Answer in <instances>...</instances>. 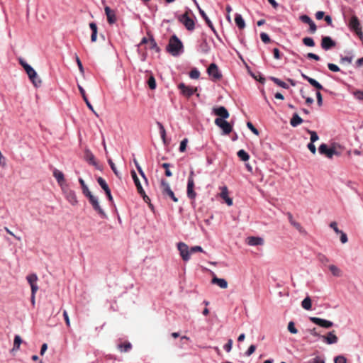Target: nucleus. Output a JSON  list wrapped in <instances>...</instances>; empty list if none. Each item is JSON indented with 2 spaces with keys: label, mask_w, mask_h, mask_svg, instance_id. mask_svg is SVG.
I'll return each instance as SVG.
<instances>
[{
  "label": "nucleus",
  "mask_w": 363,
  "mask_h": 363,
  "mask_svg": "<svg viewBox=\"0 0 363 363\" xmlns=\"http://www.w3.org/2000/svg\"><path fill=\"white\" fill-rule=\"evenodd\" d=\"M77 86H78V89H79V92H80V94H82V98H83L84 101H85V103H86V104L87 107H88V108L91 111H93V112L96 114V112L94 111V108H93L92 105L91 104V103H90V102H89V101L88 100V98H87V96H86V93H85V90H84V88H83L81 85H79V84H78V85H77Z\"/></svg>",
  "instance_id": "obj_26"
},
{
  "label": "nucleus",
  "mask_w": 363,
  "mask_h": 363,
  "mask_svg": "<svg viewBox=\"0 0 363 363\" xmlns=\"http://www.w3.org/2000/svg\"><path fill=\"white\" fill-rule=\"evenodd\" d=\"M147 84L150 89H155L156 88V81L154 77L151 76L149 78L147 81Z\"/></svg>",
  "instance_id": "obj_50"
},
{
  "label": "nucleus",
  "mask_w": 363,
  "mask_h": 363,
  "mask_svg": "<svg viewBox=\"0 0 363 363\" xmlns=\"http://www.w3.org/2000/svg\"><path fill=\"white\" fill-rule=\"evenodd\" d=\"M220 197L225 200L228 206L233 205V199L228 196V188L225 186L221 188Z\"/></svg>",
  "instance_id": "obj_25"
},
{
  "label": "nucleus",
  "mask_w": 363,
  "mask_h": 363,
  "mask_svg": "<svg viewBox=\"0 0 363 363\" xmlns=\"http://www.w3.org/2000/svg\"><path fill=\"white\" fill-rule=\"evenodd\" d=\"M260 38L262 41L264 43H268L270 42V38L266 33H261L260 34Z\"/></svg>",
  "instance_id": "obj_56"
},
{
  "label": "nucleus",
  "mask_w": 363,
  "mask_h": 363,
  "mask_svg": "<svg viewBox=\"0 0 363 363\" xmlns=\"http://www.w3.org/2000/svg\"><path fill=\"white\" fill-rule=\"evenodd\" d=\"M26 279L30 286L31 291L36 293L38 290V286L37 284L38 276L36 274H30L26 277Z\"/></svg>",
  "instance_id": "obj_17"
},
{
  "label": "nucleus",
  "mask_w": 363,
  "mask_h": 363,
  "mask_svg": "<svg viewBox=\"0 0 363 363\" xmlns=\"http://www.w3.org/2000/svg\"><path fill=\"white\" fill-rule=\"evenodd\" d=\"M131 174H132V177H133V179L134 180L135 184L137 186V189H138V193L140 195H145V191H144V189L142 187L140 182L139 179L138 178L135 172V171H132Z\"/></svg>",
  "instance_id": "obj_28"
},
{
  "label": "nucleus",
  "mask_w": 363,
  "mask_h": 363,
  "mask_svg": "<svg viewBox=\"0 0 363 363\" xmlns=\"http://www.w3.org/2000/svg\"><path fill=\"white\" fill-rule=\"evenodd\" d=\"M328 67L330 71L334 72H337L340 70V67L333 63H328Z\"/></svg>",
  "instance_id": "obj_57"
},
{
  "label": "nucleus",
  "mask_w": 363,
  "mask_h": 363,
  "mask_svg": "<svg viewBox=\"0 0 363 363\" xmlns=\"http://www.w3.org/2000/svg\"><path fill=\"white\" fill-rule=\"evenodd\" d=\"M232 345L233 340L231 339H229L228 340V342L223 346V348L227 352H230L232 349Z\"/></svg>",
  "instance_id": "obj_59"
},
{
  "label": "nucleus",
  "mask_w": 363,
  "mask_h": 363,
  "mask_svg": "<svg viewBox=\"0 0 363 363\" xmlns=\"http://www.w3.org/2000/svg\"><path fill=\"white\" fill-rule=\"evenodd\" d=\"M207 72L213 80H219L222 77V74L218 69V66L215 63H211L207 69Z\"/></svg>",
  "instance_id": "obj_10"
},
{
  "label": "nucleus",
  "mask_w": 363,
  "mask_h": 363,
  "mask_svg": "<svg viewBox=\"0 0 363 363\" xmlns=\"http://www.w3.org/2000/svg\"><path fill=\"white\" fill-rule=\"evenodd\" d=\"M212 284H217L221 289L228 287V282L225 279L213 277L211 280Z\"/></svg>",
  "instance_id": "obj_29"
},
{
  "label": "nucleus",
  "mask_w": 363,
  "mask_h": 363,
  "mask_svg": "<svg viewBox=\"0 0 363 363\" xmlns=\"http://www.w3.org/2000/svg\"><path fill=\"white\" fill-rule=\"evenodd\" d=\"M194 172L193 170H191L189 173V176L188 177V182H187V196L190 199H194L196 196V194L194 190Z\"/></svg>",
  "instance_id": "obj_6"
},
{
  "label": "nucleus",
  "mask_w": 363,
  "mask_h": 363,
  "mask_svg": "<svg viewBox=\"0 0 363 363\" xmlns=\"http://www.w3.org/2000/svg\"><path fill=\"white\" fill-rule=\"evenodd\" d=\"M62 191L65 196L66 199L70 204H72V206H75L77 204V198L75 192L73 190L62 188Z\"/></svg>",
  "instance_id": "obj_12"
},
{
  "label": "nucleus",
  "mask_w": 363,
  "mask_h": 363,
  "mask_svg": "<svg viewBox=\"0 0 363 363\" xmlns=\"http://www.w3.org/2000/svg\"><path fill=\"white\" fill-rule=\"evenodd\" d=\"M309 319L312 323H313L322 328H330L333 325V323L332 321H330V320H328L325 319H323L320 318L310 317Z\"/></svg>",
  "instance_id": "obj_13"
},
{
  "label": "nucleus",
  "mask_w": 363,
  "mask_h": 363,
  "mask_svg": "<svg viewBox=\"0 0 363 363\" xmlns=\"http://www.w3.org/2000/svg\"><path fill=\"white\" fill-rule=\"evenodd\" d=\"M303 43L308 47H313L315 45V42L313 39L311 37H306L303 38Z\"/></svg>",
  "instance_id": "obj_44"
},
{
  "label": "nucleus",
  "mask_w": 363,
  "mask_h": 363,
  "mask_svg": "<svg viewBox=\"0 0 363 363\" xmlns=\"http://www.w3.org/2000/svg\"><path fill=\"white\" fill-rule=\"evenodd\" d=\"M300 19L303 23H307L308 25L313 21V20L307 15L301 16Z\"/></svg>",
  "instance_id": "obj_54"
},
{
  "label": "nucleus",
  "mask_w": 363,
  "mask_h": 363,
  "mask_svg": "<svg viewBox=\"0 0 363 363\" xmlns=\"http://www.w3.org/2000/svg\"><path fill=\"white\" fill-rule=\"evenodd\" d=\"M303 123V119L298 116L297 113L293 114L290 120V125L292 127H297Z\"/></svg>",
  "instance_id": "obj_30"
},
{
  "label": "nucleus",
  "mask_w": 363,
  "mask_h": 363,
  "mask_svg": "<svg viewBox=\"0 0 363 363\" xmlns=\"http://www.w3.org/2000/svg\"><path fill=\"white\" fill-rule=\"evenodd\" d=\"M339 234L340 235L341 242L343 244L346 243L348 241L346 233H345L343 231H341V233H340Z\"/></svg>",
  "instance_id": "obj_63"
},
{
  "label": "nucleus",
  "mask_w": 363,
  "mask_h": 363,
  "mask_svg": "<svg viewBox=\"0 0 363 363\" xmlns=\"http://www.w3.org/2000/svg\"><path fill=\"white\" fill-rule=\"evenodd\" d=\"M247 126L255 135L259 134L258 130L252 125V123L251 122H247Z\"/></svg>",
  "instance_id": "obj_60"
},
{
  "label": "nucleus",
  "mask_w": 363,
  "mask_h": 363,
  "mask_svg": "<svg viewBox=\"0 0 363 363\" xmlns=\"http://www.w3.org/2000/svg\"><path fill=\"white\" fill-rule=\"evenodd\" d=\"M301 75L303 79H306L311 86H313L316 89H318V91H319V90L326 91V89H325L323 88V86L315 79L307 76L306 74H304L303 72L301 73Z\"/></svg>",
  "instance_id": "obj_20"
},
{
  "label": "nucleus",
  "mask_w": 363,
  "mask_h": 363,
  "mask_svg": "<svg viewBox=\"0 0 363 363\" xmlns=\"http://www.w3.org/2000/svg\"><path fill=\"white\" fill-rule=\"evenodd\" d=\"M157 125H158L160 133L161 138L164 144H166V130L164 127L160 122H157Z\"/></svg>",
  "instance_id": "obj_34"
},
{
  "label": "nucleus",
  "mask_w": 363,
  "mask_h": 363,
  "mask_svg": "<svg viewBox=\"0 0 363 363\" xmlns=\"http://www.w3.org/2000/svg\"><path fill=\"white\" fill-rule=\"evenodd\" d=\"M334 362L335 363H347V359L342 355H339L335 358Z\"/></svg>",
  "instance_id": "obj_58"
},
{
  "label": "nucleus",
  "mask_w": 363,
  "mask_h": 363,
  "mask_svg": "<svg viewBox=\"0 0 363 363\" xmlns=\"http://www.w3.org/2000/svg\"><path fill=\"white\" fill-rule=\"evenodd\" d=\"M26 74L35 86H40L42 82L38 77L37 72L32 67L26 71Z\"/></svg>",
  "instance_id": "obj_15"
},
{
  "label": "nucleus",
  "mask_w": 363,
  "mask_h": 363,
  "mask_svg": "<svg viewBox=\"0 0 363 363\" xmlns=\"http://www.w3.org/2000/svg\"><path fill=\"white\" fill-rule=\"evenodd\" d=\"M97 182L99 184V186L104 190V191L109 189L106 182L102 177H98Z\"/></svg>",
  "instance_id": "obj_45"
},
{
  "label": "nucleus",
  "mask_w": 363,
  "mask_h": 363,
  "mask_svg": "<svg viewBox=\"0 0 363 363\" xmlns=\"http://www.w3.org/2000/svg\"><path fill=\"white\" fill-rule=\"evenodd\" d=\"M246 242L250 246H259L263 245L264 241L261 237L250 236L247 238Z\"/></svg>",
  "instance_id": "obj_21"
},
{
  "label": "nucleus",
  "mask_w": 363,
  "mask_h": 363,
  "mask_svg": "<svg viewBox=\"0 0 363 363\" xmlns=\"http://www.w3.org/2000/svg\"><path fill=\"white\" fill-rule=\"evenodd\" d=\"M177 249L179 251L182 259L185 262L189 261L191 256V251L189 246L184 242H180L177 244Z\"/></svg>",
  "instance_id": "obj_8"
},
{
  "label": "nucleus",
  "mask_w": 363,
  "mask_h": 363,
  "mask_svg": "<svg viewBox=\"0 0 363 363\" xmlns=\"http://www.w3.org/2000/svg\"><path fill=\"white\" fill-rule=\"evenodd\" d=\"M329 269L335 277H340L342 274L341 270L335 265L331 264L329 266Z\"/></svg>",
  "instance_id": "obj_37"
},
{
  "label": "nucleus",
  "mask_w": 363,
  "mask_h": 363,
  "mask_svg": "<svg viewBox=\"0 0 363 363\" xmlns=\"http://www.w3.org/2000/svg\"><path fill=\"white\" fill-rule=\"evenodd\" d=\"M179 21L182 23L188 30H193L195 28V23L187 13L178 16Z\"/></svg>",
  "instance_id": "obj_5"
},
{
  "label": "nucleus",
  "mask_w": 363,
  "mask_h": 363,
  "mask_svg": "<svg viewBox=\"0 0 363 363\" xmlns=\"http://www.w3.org/2000/svg\"><path fill=\"white\" fill-rule=\"evenodd\" d=\"M199 13H200L201 16L204 18V20H205L206 23H207V25L208 26V27L212 30V31H213V33H216V29H215L212 22L211 21V20L208 18V17L206 14V13L201 9H199Z\"/></svg>",
  "instance_id": "obj_33"
},
{
  "label": "nucleus",
  "mask_w": 363,
  "mask_h": 363,
  "mask_svg": "<svg viewBox=\"0 0 363 363\" xmlns=\"http://www.w3.org/2000/svg\"><path fill=\"white\" fill-rule=\"evenodd\" d=\"M167 50L174 57L180 55L184 52L183 44L176 35L170 38Z\"/></svg>",
  "instance_id": "obj_1"
},
{
  "label": "nucleus",
  "mask_w": 363,
  "mask_h": 363,
  "mask_svg": "<svg viewBox=\"0 0 363 363\" xmlns=\"http://www.w3.org/2000/svg\"><path fill=\"white\" fill-rule=\"evenodd\" d=\"M350 28L354 31L359 38L363 40V33L362 31V26L358 18L356 16H352L349 22Z\"/></svg>",
  "instance_id": "obj_4"
},
{
  "label": "nucleus",
  "mask_w": 363,
  "mask_h": 363,
  "mask_svg": "<svg viewBox=\"0 0 363 363\" xmlns=\"http://www.w3.org/2000/svg\"><path fill=\"white\" fill-rule=\"evenodd\" d=\"M149 48L151 50H155L157 52L160 51V48L157 46V44L152 35H150V38L149 39Z\"/></svg>",
  "instance_id": "obj_38"
},
{
  "label": "nucleus",
  "mask_w": 363,
  "mask_h": 363,
  "mask_svg": "<svg viewBox=\"0 0 363 363\" xmlns=\"http://www.w3.org/2000/svg\"><path fill=\"white\" fill-rule=\"evenodd\" d=\"M178 89L180 90L181 94L187 98H189L190 96H191L197 91V88H193V87L186 86L183 82L179 83L178 84Z\"/></svg>",
  "instance_id": "obj_11"
},
{
  "label": "nucleus",
  "mask_w": 363,
  "mask_h": 363,
  "mask_svg": "<svg viewBox=\"0 0 363 363\" xmlns=\"http://www.w3.org/2000/svg\"><path fill=\"white\" fill-rule=\"evenodd\" d=\"M200 50L203 53H208L210 51V47L206 39H204L201 43Z\"/></svg>",
  "instance_id": "obj_40"
},
{
  "label": "nucleus",
  "mask_w": 363,
  "mask_h": 363,
  "mask_svg": "<svg viewBox=\"0 0 363 363\" xmlns=\"http://www.w3.org/2000/svg\"><path fill=\"white\" fill-rule=\"evenodd\" d=\"M288 330L292 334H296L298 333L297 329L295 327V324L293 321H290L288 324Z\"/></svg>",
  "instance_id": "obj_49"
},
{
  "label": "nucleus",
  "mask_w": 363,
  "mask_h": 363,
  "mask_svg": "<svg viewBox=\"0 0 363 363\" xmlns=\"http://www.w3.org/2000/svg\"><path fill=\"white\" fill-rule=\"evenodd\" d=\"M330 227L333 229V230L337 233L339 234L341 233L342 230H339L337 228V224L335 221L331 222L330 224Z\"/></svg>",
  "instance_id": "obj_62"
},
{
  "label": "nucleus",
  "mask_w": 363,
  "mask_h": 363,
  "mask_svg": "<svg viewBox=\"0 0 363 363\" xmlns=\"http://www.w3.org/2000/svg\"><path fill=\"white\" fill-rule=\"evenodd\" d=\"M187 143H188L187 138H184V140H182V142L180 143V145H179V151L180 152H183L185 151Z\"/></svg>",
  "instance_id": "obj_55"
},
{
  "label": "nucleus",
  "mask_w": 363,
  "mask_h": 363,
  "mask_svg": "<svg viewBox=\"0 0 363 363\" xmlns=\"http://www.w3.org/2000/svg\"><path fill=\"white\" fill-rule=\"evenodd\" d=\"M301 75L303 79H306L311 86H313L316 89H318V91H319V90L326 91V89H325L323 88V86L315 79L307 76L306 74H304L303 72L301 73Z\"/></svg>",
  "instance_id": "obj_19"
},
{
  "label": "nucleus",
  "mask_w": 363,
  "mask_h": 363,
  "mask_svg": "<svg viewBox=\"0 0 363 363\" xmlns=\"http://www.w3.org/2000/svg\"><path fill=\"white\" fill-rule=\"evenodd\" d=\"M108 162L112 169V171L114 172V174H116V176L118 178H121V174L119 173V172L117 170L116 167V165L115 164L113 163V162L112 161L111 159H108Z\"/></svg>",
  "instance_id": "obj_47"
},
{
  "label": "nucleus",
  "mask_w": 363,
  "mask_h": 363,
  "mask_svg": "<svg viewBox=\"0 0 363 363\" xmlns=\"http://www.w3.org/2000/svg\"><path fill=\"white\" fill-rule=\"evenodd\" d=\"M199 77H200V72L196 68H194L190 71L189 77L191 79H199Z\"/></svg>",
  "instance_id": "obj_46"
},
{
  "label": "nucleus",
  "mask_w": 363,
  "mask_h": 363,
  "mask_svg": "<svg viewBox=\"0 0 363 363\" xmlns=\"http://www.w3.org/2000/svg\"><path fill=\"white\" fill-rule=\"evenodd\" d=\"M335 45V43L329 36H325L322 38L321 47L325 50H328Z\"/></svg>",
  "instance_id": "obj_22"
},
{
  "label": "nucleus",
  "mask_w": 363,
  "mask_h": 363,
  "mask_svg": "<svg viewBox=\"0 0 363 363\" xmlns=\"http://www.w3.org/2000/svg\"><path fill=\"white\" fill-rule=\"evenodd\" d=\"M270 79L272 82H274L277 85L279 86L280 87H282L284 89H289L288 84L286 83H285L284 82L281 81V79H279L277 77H271Z\"/></svg>",
  "instance_id": "obj_36"
},
{
  "label": "nucleus",
  "mask_w": 363,
  "mask_h": 363,
  "mask_svg": "<svg viewBox=\"0 0 363 363\" xmlns=\"http://www.w3.org/2000/svg\"><path fill=\"white\" fill-rule=\"evenodd\" d=\"M318 152L320 155H325L329 159H332L335 155H340V152H337L334 147H328V145L325 143L319 146Z\"/></svg>",
  "instance_id": "obj_2"
},
{
  "label": "nucleus",
  "mask_w": 363,
  "mask_h": 363,
  "mask_svg": "<svg viewBox=\"0 0 363 363\" xmlns=\"http://www.w3.org/2000/svg\"><path fill=\"white\" fill-rule=\"evenodd\" d=\"M301 75L303 79H306L311 86H313L316 89H318V91H319V90L326 91V89H325L323 88V86L315 79L307 76L306 74H304L303 72L301 73Z\"/></svg>",
  "instance_id": "obj_18"
},
{
  "label": "nucleus",
  "mask_w": 363,
  "mask_h": 363,
  "mask_svg": "<svg viewBox=\"0 0 363 363\" xmlns=\"http://www.w3.org/2000/svg\"><path fill=\"white\" fill-rule=\"evenodd\" d=\"M215 124L222 129L224 135H228L232 131V125L227 121L223 120V118H216Z\"/></svg>",
  "instance_id": "obj_9"
},
{
  "label": "nucleus",
  "mask_w": 363,
  "mask_h": 363,
  "mask_svg": "<svg viewBox=\"0 0 363 363\" xmlns=\"http://www.w3.org/2000/svg\"><path fill=\"white\" fill-rule=\"evenodd\" d=\"M53 177L56 179L59 185L62 186V184L65 183V177L62 172L58 170L57 169H54Z\"/></svg>",
  "instance_id": "obj_27"
},
{
  "label": "nucleus",
  "mask_w": 363,
  "mask_h": 363,
  "mask_svg": "<svg viewBox=\"0 0 363 363\" xmlns=\"http://www.w3.org/2000/svg\"><path fill=\"white\" fill-rule=\"evenodd\" d=\"M160 185L161 191L164 196H169L174 202L178 201V199L175 196L167 181H166L165 179H162Z\"/></svg>",
  "instance_id": "obj_3"
},
{
  "label": "nucleus",
  "mask_w": 363,
  "mask_h": 363,
  "mask_svg": "<svg viewBox=\"0 0 363 363\" xmlns=\"http://www.w3.org/2000/svg\"><path fill=\"white\" fill-rule=\"evenodd\" d=\"M238 157L242 160V161H244V162H246L249 159H250V155H248V153L245 151L244 150H240L238 152Z\"/></svg>",
  "instance_id": "obj_39"
},
{
  "label": "nucleus",
  "mask_w": 363,
  "mask_h": 363,
  "mask_svg": "<svg viewBox=\"0 0 363 363\" xmlns=\"http://www.w3.org/2000/svg\"><path fill=\"white\" fill-rule=\"evenodd\" d=\"M353 95L357 100H359V101L363 100V91L357 90L353 92Z\"/></svg>",
  "instance_id": "obj_53"
},
{
  "label": "nucleus",
  "mask_w": 363,
  "mask_h": 363,
  "mask_svg": "<svg viewBox=\"0 0 363 363\" xmlns=\"http://www.w3.org/2000/svg\"><path fill=\"white\" fill-rule=\"evenodd\" d=\"M320 338L323 340V342L328 345L335 344L338 341V337L335 334V331L329 332L327 335L320 336Z\"/></svg>",
  "instance_id": "obj_14"
},
{
  "label": "nucleus",
  "mask_w": 363,
  "mask_h": 363,
  "mask_svg": "<svg viewBox=\"0 0 363 363\" xmlns=\"http://www.w3.org/2000/svg\"><path fill=\"white\" fill-rule=\"evenodd\" d=\"M21 342H22L21 337L18 335H16L14 337L13 344L15 345V346H17V349H19L20 345L21 344Z\"/></svg>",
  "instance_id": "obj_61"
},
{
  "label": "nucleus",
  "mask_w": 363,
  "mask_h": 363,
  "mask_svg": "<svg viewBox=\"0 0 363 363\" xmlns=\"http://www.w3.org/2000/svg\"><path fill=\"white\" fill-rule=\"evenodd\" d=\"M133 162L135 165L137 170L138 171L139 174H140V176L143 179H145V181H147L145 174L144 172L143 171L142 167H140V165L139 164L138 162L137 161V160L135 158L133 159Z\"/></svg>",
  "instance_id": "obj_43"
},
{
  "label": "nucleus",
  "mask_w": 363,
  "mask_h": 363,
  "mask_svg": "<svg viewBox=\"0 0 363 363\" xmlns=\"http://www.w3.org/2000/svg\"><path fill=\"white\" fill-rule=\"evenodd\" d=\"M105 13L107 17V21L110 24H113L116 21V16L114 11L111 10L110 7L106 6L105 9Z\"/></svg>",
  "instance_id": "obj_24"
},
{
  "label": "nucleus",
  "mask_w": 363,
  "mask_h": 363,
  "mask_svg": "<svg viewBox=\"0 0 363 363\" xmlns=\"http://www.w3.org/2000/svg\"><path fill=\"white\" fill-rule=\"evenodd\" d=\"M288 219L291 225H292L296 229L302 234H306L305 229L301 225V224L294 220L293 216L291 213H287Z\"/></svg>",
  "instance_id": "obj_23"
},
{
  "label": "nucleus",
  "mask_w": 363,
  "mask_h": 363,
  "mask_svg": "<svg viewBox=\"0 0 363 363\" xmlns=\"http://www.w3.org/2000/svg\"><path fill=\"white\" fill-rule=\"evenodd\" d=\"M118 347L121 352H128L131 349L132 345L130 342H125L124 344L118 345Z\"/></svg>",
  "instance_id": "obj_41"
},
{
  "label": "nucleus",
  "mask_w": 363,
  "mask_h": 363,
  "mask_svg": "<svg viewBox=\"0 0 363 363\" xmlns=\"http://www.w3.org/2000/svg\"><path fill=\"white\" fill-rule=\"evenodd\" d=\"M88 199L93 208L100 215V216L102 218H106L107 215L105 213V211L101 208L98 198L94 196V195H90V196L88 197Z\"/></svg>",
  "instance_id": "obj_7"
},
{
  "label": "nucleus",
  "mask_w": 363,
  "mask_h": 363,
  "mask_svg": "<svg viewBox=\"0 0 363 363\" xmlns=\"http://www.w3.org/2000/svg\"><path fill=\"white\" fill-rule=\"evenodd\" d=\"M255 350H256V346L255 345H251L248 347L247 350L245 352V356L250 357L255 352Z\"/></svg>",
  "instance_id": "obj_52"
},
{
  "label": "nucleus",
  "mask_w": 363,
  "mask_h": 363,
  "mask_svg": "<svg viewBox=\"0 0 363 363\" xmlns=\"http://www.w3.org/2000/svg\"><path fill=\"white\" fill-rule=\"evenodd\" d=\"M308 150L313 153V154H315L316 152V147L314 145V143H311L310 142L308 145H307Z\"/></svg>",
  "instance_id": "obj_64"
},
{
  "label": "nucleus",
  "mask_w": 363,
  "mask_h": 363,
  "mask_svg": "<svg viewBox=\"0 0 363 363\" xmlns=\"http://www.w3.org/2000/svg\"><path fill=\"white\" fill-rule=\"evenodd\" d=\"M318 260L324 265L329 262V259L323 254H318Z\"/></svg>",
  "instance_id": "obj_51"
},
{
  "label": "nucleus",
  "mask_w": 363,
  "mask_h": 363,
  "mask_svg": "<svg viewBox=\"0 0 363 363\" xmlns=\"http://www.w3.org/2000/svg\"><path fill=\"white\" fill-rule=\"evenodd\" d=\"M86 160L92 164H96L94 155L89 150L85 151Z\"/></svg>",
  "instance_id": "obj_42"
},
{
  "label": "nucleus",
  "mask_w": 363,
  "mask_h": 363,
  "mask_svg": "<svg viewBox=\"0 0 363 363\" xmlns=\"http://www.w3.org/2000/svg\"><path fill=\"white\" fill-rule=\"evenodd\" d=\"M79 182L81 184L82 193L84 194L85 196L88 198L90 196V195H92L91 192L89 191L87 185L85 184L83 179L79 178Z\"/></svg>",
  "instance_id": "obj_32"
},
{
  "label": "nucleus",
  "mask_w": 363,
  "mask_h": 363,
  "mask_svg": "<svg viewBox=\"0 0 363 363\" xmlns=\"http://www.w3.org/2000/svg\"><path fill=\"white\" fill-rule=\"evenodd\" d=\"M301 306L306 310L311 309V299L309 296L306 297L301 302Z\"/></svg>",
  "instance_id": "obj_35"
},
{
  "label": "nucleus",
  "mask_w": 363,
  "mask_h": 363,
  "mask_svg": "<svg viewBox=\"0 0 363 363\" xmlns=\"http://www.w3.org/2000/svg\"><path fill=\"white\" fill-rule=\"evenodd\" d=\"M235 22L236 26L240 29H243L245 27V20L243 19L242 15L240 14V13H236L235 14Z\"/></svg>",
  "instance_id": "obj_31"
},
{
  "label": "nucleus",
  "mask_w": 363,
  "mask_h": 363,
  "mask_svg": "<svg viewBox=\"0 0 363 363\" xmlns=\"http://www.w3.org/2000/svg\"><path fill=\"white\" fill-rule=\"evenodd\" d=\"M308 133L310 134L311 135V143H315L316 142L317 140H318L319 139V137L317 134V133L314 130H308Z\"/></svg>",
  "instance_id": "obj_48"
},
{
  "label": "nucleus",
  "mask_w": 363,
  "mask_h": 363,
  "mask_svg": "<svg viewBox=\"0 0 363 363\" xmlns=\"http://www.w3.org/2000/svg\"><path fill=\"white\" fill-rule=\"evenodd\" d=\"M213 113L218 116V118H223V120H225L229 117V113L224 106L214 107L213 108Z\"/></svg>",
  "instance_id": "obj_16"
}]
</instances>
